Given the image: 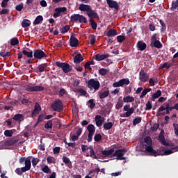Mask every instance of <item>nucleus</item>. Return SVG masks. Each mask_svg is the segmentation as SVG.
Instances as JSON below:
<instances>
[{"label":"nucleus","instance_id":"nucleus-1","mask_svg":"<svg viewBox=\"0 0 178 178\" xmlns=\"http://www.w3.org/2000/svg\"><path fill=\"white\" fill-rule=\"evenodd\" d=\"M145 143L147 145L145 146L146 152L150 153L151 154H153V155L157 154V152L155 149H153V147L152 146V140L149 136H146L145 138Z\"/></svg>","mask_w":178,"mask_h":178},{"label":"nucleus","instance_id":"nucleus-2","mask_svg":"<svg viewBox=\"0 0 178 178\" xmlns=\"http://www.w3.org/2000/svg\"><path fill=\"white\" fill-rule=\"evenodd\" d=\"M88 88L90 90L94 89V91L97 92L100 88V82L97 79H89L88 81Z\"/></svg>","mask_w":178,"mask_h":178},{"label":"nucleus","instance_id":"nucleus-3","mask_svg":"<svg viewBox=\"0 0 178 178\" xmlns=\"http://www.w3.org/2000/svg\"><path fill=\"white\" fill-rule=\"evenodd\" d=\"M56 65H57L58 67L61 68L65 74H67L72 70V67H70V65L67 63H61L60 61H57L56 62Z\"/></svg>","mask_w":178,"mask_h":178},{"label":"nucleus","instance_id":"nucleus-4","mask_svg":"<svg viewBox=\"0 0 178 178\" xmlns=\"http://www.w3.org/2000/svg\"><path fill=\"white\" fill-rule=\"evenodd\" d=\"M51 108L54 111L62 112L64 109L62 100L56 99L51 104Z\"/></svg>","mask_w":178,"mask_h":178},{"label":"nucleus","instance_id":"nucleus-5","mask_svg":"<svg viewBox=\"0 0 178 178\" xmlns=\"http://www.w3.org/2000/svg\"><path fill=\"white\" fill-rule=\"evenodd\" d=\"M127 152V149H117L115 152H113V156H117V160L123 161L125 159L123 156Z\"/></svg>","mask_w":178,"mask_h":178},{"label":"nucleus","instance_id":"nucleus-6","mask_svg":"<svg viewBox=\"0 0 178 178\" xmlns=\"http://www.w3.org/2000/svg\"><path fill=\"white\" fill-rule=\"evenodd\" d=\"M170 110H168V102H164L163 105L159 108V115H165L170 114Z\"/></svg>","mask_w":178,"mask_h":178},{"label":"nucleus","instance_id":"nucleus-7","mask_svg":"<svg viewBox=\"0 0 178 178\" xmlns=\"http://www.w3.org/2000/svg\"><path fill=\"white\" fill-rule=\"evenodd\" d=\"M44 86H26L25 87V91H28L30 92H41V91H44Z\"/></svg>","mask_w":178,"mask_h":178},{"label":"nucleus","instance_id":"nucleus-8","mask_svg":"<svg viewBox=\"0 0 178 178\" xmlns=\"http://www.w3.org/2000/svg\"><path fill=\"white\" fill-rule=\"evenodd\" d=\"M130 83L129 79H122L120 80L118 82H115L113 83V88H118V87H123L124 86H129Z\"/></svg>","mask_w":178,"mask_h":178},{"label":"nucleus","instance_id":"nucleus-9","mask_svg":"<svg viewBox=\"0 0 178 178\" xmlns=\"http://www.w3.org/2000/svg\"><path fill=\"white\" fill-rule=\"evenodd\" d=\"M54 14H53V17L56 19L57 17H59L60 16H62V13H64L65 12H67V8L65 7H58L57 8H55L54 10Z\"/></svg>","mask_w":178,"mask_h":178},{"label":"nucleus","instance_id":"nucleus-10","mask_svg":"<svg viewBox=\"0 0 178 178\" xmlns=\"http://www.w3.org/2000/svg\"><path fill=\"white\" fill-rule=\"evenodd\" d=\"M124 111H127L123 115L124 118H129L134 113V108H130L129 104H127L124 106Z\"/></svg>","mask_w":178,"mask_h":178},{"label":"nucleus","instance_id":"nucleus-11","mask_svg":"<svg viewBox=\"0 0 178 178\" xmlns=\"http://www.w3.org/2000/svg\"><path fill=\"white\" fill-rule=\"evenodd\" d=\"M33 56L35 59H39V60H41L42 58L47 57V54H45L44 52L42 51L41 49L35 50Z\"/></svg>","mask_w":178,"mask_h":178},{"label":"nucleus","instance_id":"nucleus-12","mask_svg":"<svg viewBox=\"0 0 178 178\" xmlns=\"http://www.w3.org/2000/svg\"><path fill=\"white\" fill-rule=\"evenodd\" d=\"M31 159L32 156H29L27 158L26 157H22L19 160V164H23L24 163L25 167H31Z\"/></svg>","mask_w":178,"mask_h":178},{"label":"nucleus","instance_id":"nucleus-13","mask_svg":"<svg viewBox=\"0 0 178 178\" xmlns=\"http://www.w3.org/2000/svg\"><path fill=\"white\" fill-rule=\"evenodd\" d=\"M149 78L148 74H147L144 70H140L139 72V80L143 83H146Z\"/></svg>","mask_w":178,"mask_h":178},{"label":"nucleus","instance_id":"nucleus-14","mask_svg":"<svg viewBox=\"0 0 178 178\" xmlns=\"http://www.w3.org/2000/svg\"><path fill=\"white\" fill-rule=\"evenodd\" d=\"M95 121L96 122V126L100 127L103 125L104 122H105V118L97 115L95 116Z\"/></svg>","mask_w":178,"mask_h":178},{"label":"nucleus","instance_id":"nucleus-15","mask_svg":"<svg viewBox=\"0 0 178 178\" xmlns=\"http://www.w3.org/2000/svg\"><path fill=\"white\" fill-rule=\"evenodd\" d=\"M31 167H29V166H24L22 167V168H16V170H15V172L21 176L23 175L24 172H26L27 171H29V170H31Z\"/></svg>","mask_w":178,"mask_h":178},{"label":"nucleus","instance_id":"nucleus-16","mask_svg":"<svg viewBox=\"0 0 178 178\" xmlns=\"http://www.w3.org/2000/svg\"><path fill=\"white\" fill-rule=\"evenodd\" d=\"M70 44L71 47H77L79 45V40L74 36L71 35L70 39Z\"/></svg>","mask_w":178,"mask_h":178},{"label":"nucleus","instance_id":"nucleus-17","mask_svg":"<svg viewBox=\"0 0 178 178\" xmlns=\"http://www.w3.org/2000/svg\"><path fill=\"white\" fill-rule=\"evenodd\" d=\"M159 142L161 143V145L164 146H168V143L165 142V138L164 136L163 130L161 131L160 134L159 135Z\"/></svg>","mask_w":178,"mask_h":178},{"label":"nucleus","instance_id":"nucleus-18","mask_svg":"<svg viewBox=\"0 0 178 178\" xmlns=\"http://www.w3.org/2000/svg\"><path fill=\"white\" fill-rule=\"evenodd\" d=\"M106 1L109 8H114L115 10H119V5L116 1L113 0H106Z\"/></svg>","mask_w":178,"mask_h":178},{"label":"nucleus","instance_id":"nucleus-19","mask_svg":"<svg viewBox=\"0 0 178 178\" xmlns=\"http://www.w3.org/2000/svg\"><path fill=\"white\" fill-rule=\"evenodd\" d=\"M79 10L81 12H88L89 10H92V8L88 4H81L79 6Z\"/></svg>","mask_w":178,"mask_h":178},{"label":"nucleus","instance_id":"nucleus-20","mask_svg":"<svg viewBox=\"0 0 178 178\" xmlns=\"http://www.w3.org/2000/svg\"><path fill=\"white\" fill-rule=\"evenodd\" d=\"M109 57L108 54H97L95 55V59L97 61H102L104 60Z\"/></svg>","mask_w":178,"mask_h":178},{"label":"nucleus","instance_id":"nucleus-21","mask_svg":"<svg viewBox=\"0 0 178 178\" xmlns=\"http://www.w3.org/2000/svg\"><path fill=\"white\" fill-rule=\"evenodd\" d=\"M137 49L140 51H144L145 49H147V44L140 40L137 43Z\"/></svg>","mask_w":178,"mask_h":178},{"label":"nucleus","instance_id":"nucleus-22","mask_svg":"<svg viewBox=\"0 0 178 178\" xmlns=\"http://www.w3.org/2000/svg\"><path fill=\"white\" fill-rule=\"evenodd\" d=\"M114 152H115L114 148H111L109 150H102L101 153H102V156H104V157H108V156L113 154Z\"/></svg>","mask_w":178,"mask_h":178},{"label":"nucleus","instance_id":"nucleus-23","mask_svg":"<svg viewBox=\"0 0 178 178\" xmlns=\"http://www.w3.org/2000/svg\"><path fill=\"white\" fill-rule=\"evenodd\" d=\"M86 15H88L89 18H99L98 13L92 9L89 11H86Z\"/></svg>","mask_w":178,"mask_h":178},{"label":"nucleus","instance_id":"nucleus-24","mask_svg":"<svg viewBox=\"0 0 178 178\" xmlns=\"http://www.w3.org/2000/svg\"><path fill=\"white\" fill-rule=\"evenodd\" d=\"M48 66L49 65H47V63L39 65V66H38L37 67L38 72L40 73L44 72L45 69L47 68Z\"/></svg>","mask_w":178,"mask_h":178},{"label":"nucleus","instance_id":"nucleus-25","mask_svg":"<svg viewBox=\"0 0 178 178\" xmlns=\"http://www.w3.org/2000/svg\"><path fill=\"white\" fill-rule=\"evenodd\" d=\"M98 95H99V99H105L108 97L109 90H106V91H104V92L99 91Z\"/></svg>","mask_w":178,"mask_h":178},{"label":"nucleus","instance_id":"nucleus-26","mask_svg":"<svg viewBox=\"0 0 178 178\" xmlns=\"http://www.w3.org/2000/svg\"><path fill=\"white\" fill-rule=\"evenodd\" d=\"M17 143H18V139L16 138H12L11 140H7L5 143L7 146H11L15 145Z\"/></svg>","mask_w":178,"mask_h":178},{"label":"nucleus","instance_id":"nucleus-27","mask_svg":"<svg viewBox=\"0 0 178 178\" xmlns=\"http://www.w3.org/2000/svg\"><path fill=\"white\" fill-rule=\"evenodd\" d=\"M162 95V91L158 90L157 92L151 95V100L155 102V99L159 98Z\"/></svg>","mask_w":178,"mask_h":178},{"label":"nucleus","instance_id":"nucleus-28","mask_svg":"<svg viewBox=\"0 0 178 178\" xmlns=\"http://www.w3.org/2000/svg\"><path fill=\"white\" fill-rule=\"evenodd\" d=\"M83 60V56L81 54H78L74 57V63L78 64Z\"/></svg>","mask_w":178,"mask_h":178},{"label":"nucleus","instance_id":"nucleus-29","mask_svg":"<svg viewBox=\"0 0 178 178\" xmlns=\"http://www.w3.org/2000/svg\"><path fill=\"white\" fill-rule=\"evenodd\" d=\"M157 152V153H156L155 154H158V155H170L173 153L172 150L171 149H168V150H164V149H161L160 151H156ZM161 152H163V154H162Z\"/></svg>","mask_w":178,"mask_h":178},{"label":"nucleus","instance_id":"nucleus-30","mask_svg":"<svg viewBox=\"0 0 178 178\" xmlns=\"http://www.w3.org/2000/svg\"><path fill=\"white\" fill-rule=\"evenodd\" d=\"M44 20V17L42 15L37 16L34 22H33V25H39Z\"/></svg>","mask_w":178,"mask_h":178},{"label":"nucleus","instance_id":"nucleus-31","mask_svg":"<svg viewBox=\"0 0 178 178\" xmlns=\"http://www.w3.org/2000/svg\"><path fill=\"white\" fill-rule=\"evenodd\" d=\"M14 132H15V129L6 130L4 131V136H6V137L11 138L13 137Z\"/></svg>","mask_w":178,"mask_h":178},{"label":"nucleus","instance_id":"nucleus-32","mask_svg":"<svg viewBox=\"0 0 178 178\" xmlns=\"http://www.w3.org/2000/svg\"><path fill=\"white\" fill-rule=\"evenodd\" d=\"M81 15L80 14H73L71 16V22L76 23Z\"/></svg>","mask_w":178,"mask_h":178},{"label":"nucleus","instance_id":"nucleus-33","mask_svg":"<svg viewBox=\"0 0 178 178\" xmlns=\"http://www.w3.org/2000/svg\"><path fill=\"white\" fill-rule=\"evenodd\" d=\"M118 35V32L115 31L114 29H110L108 31H107L106 35L108 37H113Z\"/></svg>","mask_w":178,"mask_h":178},{"label":"nucleus","instance_id":"nucleus-34","mask_svg":"<svg viewBox=\"0 0 178 178\" xmlns=\"http://www.w3.org/2000/svg\"><path fill=\"white\" fill-rule=\"evenodd\" d=\"M13 120L17 122H21L24 120V115L22 114H16L14 115Z\"/></svg>","mask_w":178,"mask_h":178},{"label":"nucleus","instance_id":"nucleus-35","mask_svg":"<svg viewBox=\"0 0 178 178\" xmlns=\"http://www.w3.org/2000/svg\"><path fill=\"white\" fill-rule=\"evenodd\" d=\"M151 44H153L154 47L157 48L159 49H160L163 47V44H162V43H161L160 41L151 42Z\"/></svg>","mask_w":178,"mask_h":178},{"label":"nucleus","instance_id":"nucleus-36","mask_svg":"<svg viewBox=\"0 0 178 178\" xmlns=\"http://www.w3.org/2000/svg\"><path fill=\"white\" fill-rule=\"evenodd\" d=\"M88 134H94L95 133V127L93 124H89L88 126Z\"/></svg>","mask_w":178,"mask_h":178},{"label":"nucleus","instance_id":"nucleus-37","mask_svg":"<svg viewBox=\"0 0 178 178\" xmlns=\"http://www.w3.org/2000/svg\"><path fill=\"white\" fill-rule=\"evenodd\" d=\"M135 100L134 97L127 96L124 97V103H131L134 102Z\"/></svg>","mask_w":178,"mask_h":178},{"label":"nucleus","instance_id":"nucleus-38","mask_svg":"<svg viewBox=\"0 0 178 178\" xmlns=\"http://www.w3.org/2000/svg\"><path fill=\"white\" fill-rule=\"evenodd\" d=\"M31 26V21L28 19H24L22 22V28H26L29 27Z\"/></svg>","mask_w":178,"mask_h":178},{"label":"nucleus","instance_id":"nucleus-39","mask_svg":"<svg viewBox=\"0 0 178 178\" xmlns=\"http://www.w3.org/2000/svg\"><path fill=\"white\" fill-rule=\"evenodd\" d=\"M150 91H152V88L143 89V90L142 91V95H140V99L144 98V97L147 95V92H149Z\"/></svg>","mask_w":178,"mask_h":178},{"label":"nucleus","instance_id":"nucleus-40","mask_svg":"<svg viewBox=\"0 0 178 178\" xmlns=\"http://www.w3.org/2000/svg\"><path fill=\"white\" fill-rule=\"evenodd\" d=\"M22 54L26 56L29 58H32L33 57V51H27L26 50H22Z\"/></svg>","mask_w":178,"mask_h":178},{"label":"nucleus","instance_id":"nucleus-41","mask_svg":"<svg viewBox=\"0 0 178 178\" xmlns=\"http://www.w3.org/2000/svg\"><path fill=\"white\" fill-rule=\"evenodd\" d=\"M112 127H113V123L111 122L104 124V130H110L111 129H112Z\"/></svg>","mask_w":178,"mask_h":178},{"label":"nucleus","instance_id":"nucleus-42","mask_svg":"<svg viewBox=\"0 0 178 178\" xmlns=\"http://www.w3.org/2000/svg\"><path fill=\"white\" fill-rule=\"evenodd\" d=\"M19 44V40L17 38H13L10 40V44L12 46L18 45Z\"/></svg>","mask_w":178,"mask_h":178},{"label":"nucleus","instance_id":"nucleus-43","mask_svg":"<svg viewBox=\"0 0 178 178\" xmlns=\"http://www.w3.org/2000/svg\"><path fill=\"white\" fill-rule=\"evenodd\" d=\"M70 25H65V27H63V28H61V29H60V32L61 33H63V34H65V33H67L68 31H70Z\"/></svg>","mask_w":178,"mask_h":178},{"label":"nucleus","instance_id":"nucleus-44","mask_svg":"<svg viewBox=\"0 0 178 178\" xmlns=\"http://www.w3.org/2000/svg\"><path fill=\"white\" fill-rule=\"evenodd\" d=\"M109 72L108 69L106 68H101V70H99V74H101V76H106V74H108Z\"/></svg>","mask_w":178,"mask_h":178},{"label":"nucleus","instance_id":"nucleus-45","mask_svg":"<svg viewBox=\"0 0 178 178\" xmlns=\"http://www.w3.org/2000/svg\"><path fill=\"white\" fill-rule=\"evenodd\" d=\"M78 22H79V24H83V23H84L86 24H88V20L86 19V17L83 16V15H81L79 17V19H78Z\"/></svg>","mask_w":178,"mask_h":178},{"label":"nucleus","instance_id":"nucleus-46","mask_svg":"<svg viewBox=\"0 0 178 178\" xmlns=\"http://www.w3.org/2000/svg\"><path fill=\"white\" fill-rule=\"evenodd\" d=\"M100 168H95L94 170H92L90 172H89L88 173V175H98V173L100 172Z\"/></svg>","mask_w":178,"mask_h":178},{"label":"nucleus","instance_id":"nucleus-47","mask_svg":"<svg viewBox=\"0 0 178 178\" xmlns=\"http://www.w3.org/2000/svg\"><path fill=\"white\" fill-rule=\"evenodd\" d=\"M158 79L157 78H150L149 79V86H150L151 87H153L155 86V83H157Z\"/></svg>","mask_w":178,"mask_h":178},{"label":"nucleus","instance_id":"nucleus-48","mask_svg":"<svg viewBox=\"0 0 178 178\" xmlns=\"http://www.w3.org/2000/svg\"><path fill=\"white\" fill-rule=\"evenodd\" d=\"M11 53L10 51H0V56L3 57V58H6V57H10L11 56Z\"/></svg>","mask_w":178,"mask_h":178},{"label":"nucleus","instance_id":"nucleus-49","mask_svg":"<svg viewBox=\"0 0 178 178\" xmlns=\"http://www.w3.org/2000/svg\"><path fill=\"white\" fill-rule=\"evenodd\" d=\"M76 92L79 93V95L85 97L88 92L83 88L76 89Z\"/></svg>","mask_w":178,"mask_h":178},{"label":"nucleus","instance_id":"nucleus-50","mask_svg":"<svg viewBox=\"0 0 178 178\" xmlns=\"http://www.w3.org/2000/svg\"><path fill=\"white\" fill-rule=\"evenodd\" d=\"M40 160L35 157H32L31 162H32L33 167L35 168V166L38 164Z\"/></svg>","mask_w":178,"mask_h":178},{"label":"nucleus","instance_id":"nucleus-51","mask_svg":"<svg viewBox=\"0 0 178 178\" xmlns=\"http://www.w3.org/2000/svg\"><path fill=\"white\" fill-rule=\"evenodd\" d=\"M142 122V118L138 117L133 120V126H136L137 124H139Z\"/></svg>","mask_w":178,"mask_h":178},{"label":"nucleus","instance_id":"nucleus-52","mask_svg":"<svg viewBox=\"0 0 178 178\" xmlns=\"http://www.w3.org/2000/svg\"><path fill=\"white\" fill-rule=\"evenodd\" d=\"M102 138H103L102 137V135L100 134H95V136H94L95 142L99 143L102 140Z\"/></svg>","mask_w":178,"mask_h":178},{"label":"nucleus","instance_id":"nucleus-53","mask_svg":"<svg viewBox=\"0 0 178 178\" xmlns=\"http://www.w3.org/2000/svg\"><path fill=\"white\" fill-rule=\"evenodd\" d=\"M88 107L90 108V109L95 108V102H94L93 99L88 100Z\"/></svg>","mask_w":178,"mask_h":178},{"label":"nucleus","instance_id":"nucleus-54","mask_svg":"<svg viewBox=\"0 0 178 178\" xmlns=\"http://www.w3.org/2000/svg\"><path fill=\"white\" fill-rule=\"evenodd\" d=\"M52 127H53L52 120L47 121V122L45 123L44 124V129H51Z\"/></svg>","mask_w":178,"mask_h":178},{"label":"nucleus","instance_id":"nucleus-55","mask_svg":"<svg viewBox=\"0 0 178 178\" xmlns=\"http://www.w3.org/2000/svg\"><path fill=\"white\" fill-rule=\"evenodd\" d=\"M178 8V0L172 2L171 10H175Z\"/></svg>","mask_w":178,"mask_h":178},{"label":"nucleus","instance_id":"nucleus-56","mask_svg":"<svg viewBox=\"0 0 178 178\" xmlns=\"http://www.w3.org/2000/svg\"><path fill=\"white\" fill-rule=\"evenodd\" d=\"M23 8H24V3H21L17 5L15 7V9H16V10H17L18 12H21L22 10H23Z\"/></svg>","mask_w":178,"mask_h":178},{"label":"nucleus","instance_id":"nucleus-57","mask_svg":"<svg viewBox=\"0 0 178 178\" xmlns=\"http://www.w3.org/2000/svg\"><path fill=\"white\" fill-rule=\"evenodd\" d=\"M159 129V124L158 123H154L153 127H151V131L153 132H155Z\"/></svg>","mask_w":178,"mask_h":178},{"label":"nucleus","instance_id":"nucleus-58","mask_svg":"<svg viewBox=\"0 0 178 178\" xmlns=\"http://www.w3.org/2000/svg\"><path fill=\"white\" fill-rule=\"evenodd\" d=\"M126 40V38L124 36V35H119V36H117V41L119 42V43H122L124 41Z\"/></svg>","mask_w":178,"mask_h":178},{"label":"nucleus","instance_id":"nucleus-59","mask_svg":"<svg viewBox=\"0 0 178 178\" xmlns=\"http://www.w3.org/2000/svg\"><path fill=\"white\" fill-rule=\"evenodd\" d=\"M160 24L161 26V33H163V31H165L166 29V25L162 19H160Z\"/></svg>","mask_w":178,"mask_h":178},{"label":"nucleus","instance_id":"nucleus-60","mask_svg":"<svg viewBox=\"0 0 178 178\" xmlns=\"http://www.w3.org/2000/svg\"><path fill=\"white\" fill-rule=\"evenodd\" d=\"M89 153H90V154L87 155V156H90L92 159H98V157H97V156L95 155V152H94V150H90Z\"/></svg>","mask_w":178,"mask_h":178},{"label":"nucleus","instance_id":"nucleus-61","mask_svg":"<svg viewBox=\"0 0 178 178\" xmlns=\"http://www.w3.org/2000/svg\"><path fill=\"white\" fill-rule=\"evenodd\" d=\"M63 162L66 164V165H68V164H72V163L70 162V159H68L67 157L66 156H63Z\"/></svg>","mask_w":178,"mask_h":178},{"label":"nucleus","instance_id":"nucleus-62","mask_svg":"<svg viewBox=\"0 0 178 178\" xmlns=\"http://www.w3.org/2000/svg\"><path fill=\"white\" fill-rule=\"evenodd\" d=\"M42 171L43 172H44V173H47H47H50V172H51V170H50L49 166H47V165L44 166V167L42 168Z\"/></svg>","mask_w":178,"mask_h":178},{"label":"nucleus","instance_id":"nucleus-63","mask_svg":"<svg viewBox=\"0 0 178 178\" xmlns=\"http://www.w3.org/2000/svg\"><path fill=\"white\" fill-rule=\"evenodd\" d=\"M44 120H46L44 115V114L40 115L39 118H38V123H40Z\"/></svg>","mask_w":178,"mask_h":178},{"label":"nucleus","instance_id":"nucleus-64","mask_svg":"<svg viewBox=\"0 0 178 178\" xmlns=\"http://www.w3.org/2000/svg\"><path fill=\"white\" fill-rule=\"evenodd\" d=\"M173 128H174V130L175 131V134L177 136H178V124L177 123H174L173 124Z\"/></svg>","mask_w":178,"mask_h":178}]
</instances>
